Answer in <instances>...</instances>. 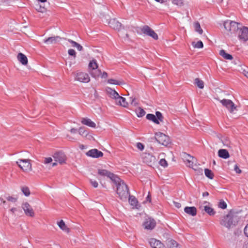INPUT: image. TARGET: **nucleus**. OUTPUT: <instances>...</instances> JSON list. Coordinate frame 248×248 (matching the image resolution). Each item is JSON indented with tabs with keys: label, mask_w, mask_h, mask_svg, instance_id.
I'll list each match as a JSON object with an SVG mask.
<instances>
[{
	"label": "nucleus",
	"mask_w": 248,
	"mask_h": 248,
	"mask_svg": "<svg viewBox=\"0 0 248 248\" xmlns=\"http://www.w3.org/2000/svg\"><path fill=\"white\" fill-rule=\"evenodd\" d=\"M113 182L117 186V194L122 201H126L129 194L127 185L119 177L117 182Z\"/></svg>",
	"instance_id": "obj_1"
},
{
	"label": "nucleus",
	"mask_w": 248,
	"mask_h": 248,
	"mask_svg": "<svg viewBox=\"0 0 248 248\" xmlns=\"http://www.w3.org/2000/svg\"><path fill=\"white\" fill-rule=\"evenodd\" d=\"M223 25L226 31V33L229 36L235 34V33L238 32L239 29L237 22L230 20L224 21Z\"/></svg>",
	"instance_id": "obj_2"
},
{
	"label": "nucleus",
	"mask_w": 248,
	"mask_h": 248,
	"mask_svg": "<svg viewBox=\"0 0 248 248\" xmlns=\"http://www.w3.org/2000/svg\"><path fill=\"white\" fill-rule=\"evenodd\" d=\"M237 222L238 218L236 217L228 215L221 220L220 224L227 228H230L234 226Z\"/></svg>",
	"instance_id": "obj_3"
},
{
	"label": "nucleus",
	"mask_w": 248,
	"mask_h": 248,
	"mask_svg": "<svg viewBox=\"0 0 248 248\" xmlns=\"http://www.w3.org/2000/svg\"><path fill=\"white\" fill-rule=\"evenodd\" d=\"M97 174L98 175L97 178L99 180L101 178L107 177L110 178L113 182H117V180H118V177L105 169H98L97 170Z\"/></svg>",
	"instance_id": "obj_4"
},
{
	"label": "nucleus",
	"mask_w": 248,
	"mask_h": 248,
	"mask_svg": "<svg viewBox=\"0 0 248 248\" xmlns=\"http://www.w3.org/2000/svg\"><path fill=\"white\" fill-rule=\"evenodd\" d=\"M16 164L24 172H29L31 170V165L28 159H18L16 161Z\"/></svg>",
	"instance_id": "obj_5"
},
{
	"label": "nucleus",
	"mask_w": 248,
	"mask_h": 248,
	"mask_svg": "<svg viewBox=\"0 0 248 248\" xmlns=\"http://www.w3.org/2000/svg\"><path fill=\"white\" fill-rule=\"evenodd\" d=\"M155 139L159 143L165 146H167L170 143L169 137L161 132L155 133Z\"/></svg>",
	"instance_id": "obj_6"
},
{
	"label": "nucleus",
	"mask_w": 248,
	"mask_h": 248,
	"mask_svg": "<svg viewBox=\"0 0 248 248\" xmlns=\"http://www.w3.org/2000/svg\"><path fill=\"white\" fill-rule=\"evenodd\" d=\"M217 99L218 100L222 106L225 107L230 112L233 113L236 109V107L232 100L226 99H223L222 100H220L219 99Z\"/></svg>",
	"instance_id": "obj_7"
},
{
	"label": "nucleus",
	"mask_w": 248,
	"mask_h": 248,
	"mask_svg": "<svg viewBox=\"0 0 248 248\" xmlns=\"http://www.w3.org/2000/svg\"><path fill=\"white\" fill-rule=\"evenodd\" d=\"M238 38L241 42L248 41V28L243 27L239 29L237 32Z\"/></svg>",
	"instance_id": "obj_8"
},
{
	"label": "nucleus",
	"mask_w": 248,
	"mask_h": 248,
	"mask_svg": "<svg viewBox=\"0 0 248 248\" xmlns=\"http://www.w3.org/2000/svg\"><path fill=\"white\" fill-rule=\"evenodd\" d=\"M75 80L80 82L88 83L90 81L89 75L85 72L78 71L75 75Z\"/></svg>",
	"instance_id": "obj_9"
},
{
	"label": "nucleus",
	"mask_w": 248,
	"mask_h": 248,
	"mask_svg": "<svg viewBox=\"0 0 248 248\" xmlns=\"http://www.w3.org/2000/svg\"><path fill=\"white\" fill-rule=\"evenodd\" d=\"M143 161L149 166L154 165L156 162V158L154 155L147 153H143L141 155Z\"/></svg>",
	"instance_id": "obj_10"
},
{
	"label": "nucleus",
	"mask_w": 248,
	"mask_h": 248,
	"mask_svg": "<svg viewBox=\"0 0 248 248\" xmlns=\"http://www.w3.org/2000/svg\"><path fill=\"white\" fill-rule=\"evenodd\" d=\"M141 31L144 34L152 37L155 40L158 39L157 34L148 26H143L141 29Z\"/></svg>",
	"instance_id": "obj_11"
},
{
	"label": "nucleus",
	"mask_w": 248,
	"mask_h": 248,
	"mask_svg": "<svg viewBox=\"0 0 248 248\" xmlns=\"http://www.w3.org/2000/svg\"><path fill=\"white\" fill-rule=\"evenodd\" d=\"M22 208L25 215L29 217H34V213L31 206L28 203L25 202L22 204Z\"/></svg>",
	"instance_id": "obj_12"
},
{
	"label": "nucleus",
	"mask_w": 248,
	"mask_h": 248,
	"mask_svg": "<svg viewBox=\"0 0 248 248\" xmlns=\"http://www.w3.org/2000/svg\"><path fill=\"white\" fill-rule=\"evenodd\" d=\"M156 225L155 220L151 218L145 219L143 225L145 229L152 230L155 228Z\"/></svg>",
	"instance_id": "obj_13"
},
{
	"label": "nucleus",
	"mask_w": 248,
	"mask_h": 248,
	"mask_svg": "<svg viewBox=\"0 0 248 248\" xmlns=\"http://www.w3.org/2000/svg\"><path fill=\"white\" fill-rule=\"evenodd\" d=\"M53 158L55 162H57L60 164H63L65 163V161L66 159L65 154L62 152H58L55 153L53 155Z\"/></svg>",
	"instance_id": "obj_14"
},
{
	"label": "nucleus",
	"mask_w": 248,
	"mask_h": 248,
	"mask_svg": "<svg viewBox=\"0 0 248 248\" xmlns=\"http://www.w3.org/2000/svg\"><path fill=\"white\" fill-rule=\"evenodd\" d=\"M86 155L93 158H98L103 156V154L102 152L96 149L89 150L86 153Z\"/></svg>",
	"instance_id": "obj_15"
},
{
	"label": "nucleus",
	"mask_w": 248,
	"mask_h": 248,
	"mask_svg": "<svg viewBox=\"0 0 248 248\" xmlns=\"http://www.w3.org/2000/svg\"><path fill=\"white\" fill-rule=\"evenodd\" d=\"M149 243L152 248H165L163 243L155 238L150 239Z\"/></svg>",
	"instance_id": "obj_16"
},
{
	"label": "nucleus",
	"mask_w": 248,
	"mask_h": 248,
	"mask_svg": "<svg viewBox=\"0 0 248 248\" xmlns=\"http://www.w3.org/2000/svg\"><path fill=\"white\" fill-rule=\"evenodd\" d=\"M108 24L111 28L118 31L120 30L122 26L121 23L115 18L110 19Z\"/></svg>",
	"instance_id": "obj_17"
},
{
	"label": "nucleus",
	"mask_w": 248,
	"mask_h": 248,
	"mask_svg": "<svg viewBox=\"0 0 248 248\" xmlns=\"http://www.w3.org/2000/svg\"><path fill=\"white\" fill-rule=\"evenodd\" d=\"M106 91L108 95L111 98L115 100L118 97L119 93L114 90H113L110 87H107L106 88Z\"/></svg>",
	"instance_id": "obj_18"
},
{
	"label": "nucleus",
	"mask_w": 248,
	"mask_h": 248,
	"mask_svg": "<svg viewBox=\"0 0 248 248\" xmlns=\"http://www.w3.org/2000/svg\"><path fill=\"white\" fill-rule=\"evenodd\" d=\"M60 39L61 38L59 36L50 37L44 40V43L47 45L54 44L60 41Z\"/></svg>",
	"instance_id": "obj_19"
},
{
	"label": "nucleus",
	"mask_w": 248,
	"mask_h": 248,
	"mask_svg": "<svg viewBox=\"0 0 248 248\" xmlns=\"http://www.w3.org/2000/svg\"><path fill=\"white\" fill-rule=\"evenodd\" d=\"M81 122L82 124L90 127L95 128L96 127V124L90 119L88 118H82Z\"/></svg>",
	"instance_id": "obj_20"
},
{
	"label": "nucleus",
	"mask_w": 248,
	"mask_h": 248,
	"mask_svg": "<svg viewBox=\"0 0 248 248\" xmlns=\"http://www.w3.org/2000/svg\"><path fill=\"white\" fill-rule=\"evenodd\" d=\"M116 104L118 105H120L121 106L124 107H126L128 106V103L126 101L125 98L118 95V97L115 100Z\"/></svg>",
	"instance_id": "obj_21"
},
{
	"label": "nucleus",
	"mask_w": 248,
	"mask_h": 248,
	"mask_svg": "<svg viewBox=\"0 0 248 248\" xmlns=\"http://www.w3.org/2000/svg\"><path fill=\"white\" fill-rule=\"evenodd\" d=\"M184 211L186 213L191 215L192 216H195L197 214V209L194 207H186L184 209Z\"/></svg>",
	"instance_id": "obj_22"
},
{
	"label": "nucleus",
	"mask_w": 248,
	"mask_h": 248,
	"mask_svg": "<svg viewBox=\"0 0 248 248\" xmlns=\"http://www.w3.org/2000/svg\"><path fill=\"white\" fill-rule=\"evenodd\" d=\"M128 197H129L128 201L129 204L133 206V208H138V202L136 198L133 196H130L129 194Z\"/></svg>",
	"instance_id": "obj_23"
},
{
	"label": "nucleus",
	"mask_w": 248,
	"mask_h": 248,
	"mask_svg": "<svg viewBox=\"0 0 248 248\" xmlns=\"http://www.w3.org/2000/svg\"><path fill=\"white\" fill-rule=\"evenodd\" d=\"M218 155L219 157L223 159H227L230 157L228 151L226 149H220L218 151Z\"/></svg>",
	"instance_id": "obj_24"
},
{
	"label": "nucleus",
	"mask_w": 248,
	"mask_h": 248,
	"mask_svg": "<svg viewBox=\"0 0 248 248\" xmlns=\"http://www.w3.org/2000/svg\"><path fill=\"white\" fill-rule=\"evenodd\" d=\"M201 209H202L210 216H214L215 214V212L214 209L209 206L205 205L204 206H200Z\"/></svg>",
	"instance_id": "obj_25"
},
{
	"label": "nucleus",
	"mask_w": 248,
	"mask_h": 248,
	"mask_svg": "<svg viewBox=\"0 0 248 248\" xmlns=\"http://www.w3.org/2000/svg\"><path fill=\"white\" fill-rule=\"evenodd\" d=\"M17 59L23 65H26L28 63V59L27 57L22 53H19L18 54Z\"/></svg>",
	"instance_id": "obj_26"
},
{
	"label": "nucleus",
	"mask_w": 248,
	"mask_h": 248,
	"mask_svg": "<svg viewBox=\"0 0 248 248\" xmlns=\"http://www.w3.org/2000/svg\"><path fill=\"white\" fill-rule=\"evenodd\" d=\"M89 72L92 77L97 78L101 75V70L98 69V68L93 70H89Z\"/></svg>",
	"instance_id": "obj_27"
},
{
	"label": "nucleus",
	"mask_w": 248,
	"mask_h": 248,
	"mask_svg": "<svg viewBox=\"0 0 248 248\" xmlns=\"http://www.w3.org/2000/svg\"><path fill=\"white\" fill-rule=\"evenodd\" d=\"M193 27L195 31L198 32L200 34H202L203 33V30L201 27L200 23L196 21L193 23Z\"/></svg>",
	"instance_id": "obj_28"
},
{
	"label": "nucleus",
	"mask_w": 248,
	"mask_h": 248,
	"mask_svg": "<svg viewBox=\"0 0 248 248\" xmlns=\"http://www.w3.org/2000/svg\"><path fill=\"white\" fill-rule=\"evenodd\" d=\"M58 225L59 227L60 228V229L62 230L63 231L66 232H69V228H67L64 222L62 220H61V221L58 222Z\"/></svg>",
	"instance_id": "obj_29"
},
{
	"label": "nucleus",
	"mask_w": 248,
	"mask_h": 248,
	"mask_svg": "<svg viewBox=\"0 0 248 248\" xmlns=\"http://www.w3.org/2000/svg\"><path fill=\"white\" fill-rule=\"evenodd\" d=\"M219 54L223 58H224L225 59H226V60H231L233 58L232 56L231 55H230L228 53H227L224 50H220Z\"/></svg>",
	"instance_id": "obj_30"
},
{
	"label": "nucleus",
	"mask_w": 248,
	"mask_h": 248,
	"mask_svg": "<svg viewBox=\"0 0 248 248\" xmlns=\"http://www.w3.org/2000/svg\"><path fill=\"white\" fill-rule=\"evenodd\" d=\"M146 118L149 120L153 121L156 124H159V122L158 120H157L156 116L154 114H148L146 115Z\"/></svg>",
	"instance_id": "obj_31"
},
{
	"label": "nucleus",
	"mask_w": 248,
	"mask_h": 248,
	"mask_svg": "<svg viewBox=\"0 0 248 248\" xmlns=\"http://www.w3.org/2000/svg\"><path fill=\"white\" fill-rule=\"evenodd\" d=\"M98 68L97 62L95 60H93L90 61L89 64V70H93Z\"/></svg>",
	"instance_id": "obj_32"
},
{
	"label": "nucleus",
	"mask_w": 248,
	"mask_h": 248,
	"mask_svg": "<svg viewBox=\"0 0 248 248\" xmlns=\"http://www.w3.org/2000/svg\"><path fill=\"white\" fill-rule=\"evenodd\" d=\"M21 190L23 194L26 197L29 196L31 194L29 188L26 186H21Z\"/></svg>",
	"instance_id": "obj_33"
},
{
	"label": "nucleus",
	"mask_w": 248,
	"mask_h": 248,
	"mask_svg": "<svg viewBox=\"0 0 248 248\" xmlns=\"http://www.w3.org/2000/svg\"><path fill=\"white\" fill-rule=\"evenodd\" d=\"M169 246L170 248H181L178 244L173 240H170L169 242Z\"/></svg>",
	"instance_id": "obj_34"
},
{
	"label": "nucleus",
	"mask_w": 248,
	"mask_h": 248,
	"mask_svg": "<svg viewBox=\"0 0 248 248\" xmlns=\"http://www.w3.org/2000/svg\"><path fill=\"white\" fill-rule=\"evenodd\" d=\"M136 112L138 117H142L145 114V111L141 108H137Z\"/></svg>",
	"instance_id": "obj_35"
},
{
	"label": "nucleus",
	"mask_w": 248,
	"mask_h": 248,
	"mask_svg": "<svg viewBox=\"0 0 248 248\" xmlns=\"http://www.w3.org/2000/svg\"><path fill=\"white\" fill-rule=\"evenodd\" d=\"M108 83L110 84L120 85L123 84L122 81L117 80L114 79H109L108 80Z\"/></svg>",
	"instance_id": "obj_36"
},
{
	"label": "nucleus",
	"mask_w": 248,
	"mask_h": 248,
	"mask_svg": "<svg viewBox=\"0 0 248 248\" xmlns=\"http://www.w3.org/2000/svg\"><path fill=\"white\" fill-rule=\"evenodd\" d=\"M204 173H205V176L207 177H208V178H209L210 179H213L214 174L211 170H210L208 169H205L204 170Z\"/></svg>",
	"instance_id": "obj_37"
},
{
	"label": "nucleus",
	"mask_w": 248,
	"mask_h": 248,
	"mask_svg": "<svg viewBox=\"0 0 248 248\" xmlns=\"http://www.w3.org/2000/svg\"><path fill=\"white\" fill-rule=\"evenodd\" d=\"M78 131L79 134L82 137H87L89 134L88 132L82 127H80Z\"/></svg>",
	"instance_id": "obj_38"
},
{
	"label": "nucleus",
	"mask_w": 248,
	"mask_h": 248,
	"mask_svg": "<svg viewBox=\"0 0 248 248\" xmlns=\"http://www.w3.org/2000/svg\"><path fill=\"white\" fill-rule=\"evenodd\" d=\"M195 83L200 89H203L204 88L203 82L199 78H197L195 79Z\"/></svg>",
	"instance_id": "obj_39"
},
{
	"label": "nucleus",
	"mask_w": 248,
	"mask_h": 248,
	"mask_svg": "<svg viewBox=\"0 0 248 248\" xmlns=\"http://www.w3.org/2000/svg\"><path fill=\"white\" fill-rule=\"evenodd\" d=\"M192 46L194 48H202L203 47V44L201 41H199L196 43L193 42Z\"/></svg>",
	"instance_id": "obj_40"
},
{
	"label": "nucleus",
	"mask_w": 248,
	"mask_h": 248,
	"mask_svg": "<svg viewBox=\"0 0 248 248\" xmlns=\"http://www.w3.org/2000/svg\"><path fill=\"white\" fill-rule=\"evenodd\" d=\"M218 206L220 208L225 209L227 208V205L225 202L223 200H221L218 203Z\"/></svg>",
	"instance_id": "obj_41"
},
{
	"label": "nucleus",
	"mask_w": 248,
	"mask_h": 248,
	"mask_svg": "<svg viewBox=\"0 0 248 248\" xmlns=\"http://www.w3.org/2000/svg\"><path fill=\"white\" fill-rule=\"evenodd\" d=\"M172 2L178 6H181L183 4V0H172Z\"/></svg>",
	"instance_id": "obj_42"
},
{
	"label": "nucleus",
	"mask_w": 248,
	"mask_h": 248,
	"mask_svg": "<svg viewBox=\"0 0 248 248\" xmlns=\"http://www.w3.org/2000/svg\"><path fill=\"white\" fill-rule=\"evenodd\" d=\"M6 199L7 201L12 202L13 203L16 202L17 200V198L13 196H8L6 197Z\"/></svg>",
	"instance_id": "obj_43"
},
{
	"label": "nucleus",
	"mask_w": 248,
	"mask_h": 248,
	"mask_svg": "<svg viewBox=\"0 0 248 248\" xmlns=\"http://www.w3.org/2000/svg\"><path fill=\"white\" fill-rule=\"evenodd\" d=\"M155 116H156L157 120H158L159 122H162L163 121V117L161 112L156 111Z\"/></svg>",
	"instance_id": "obj_44"
},
{
	"label": "nucleus",
	"mask_w": 248,
	"mask_h": 248,
	"mask_svg": "<svg viewBox=\"0 0 248 248\" xmlns=\"http://www.w3.org/2000/svg\"><path fill=\"white\" fill-rule=\"evenodd\" d=\"M130 102L131 104V105L133 106H136L138 104V103L136 101V99L135 97H131L130 98Z\"/></svg>",
	"instance_id": "obj_45"
},
{
	"label": "nucleus",
	"mask_w": 248,
	"mask_h": 248,
	"mask_svg": "<svg viewBox=\"0 0 248 248\" xmlns=\"http://www.w3.org/2000/svg\"><path fill=\"white\" fill-rule=\"evenodd\" d=\"M90 182L93 187L96 188L98 187V184L96 181L93 180V179H90Z\"/></svg>",
	"instance_id": "obj_46"
},
{
	"label": "nucleus",
	"mask_w": 248,
	"mask_h": 248,
	"mask_svg": "<svg viewBox=\"0 0 248 248\" xmlns=\"http://www.w3.org/2000/svg\"><path fill=\"white\" fill-rule=\"evenodd\" d=\"M159 164L164 167H167V165H168V164H167V162L166 161V160L164 159H161L160 161H159Z\"/></svg>",
	"instance_id": "obj_47"
},
{
	"label": "nucleus",
	"mask_w": 248,
	"mask_h": 248,
	"mask_svg": "<svg viewBox=\"0 0 248 248\" xmlns=\"http://www.w3.org/2000/svg\"><path fill=\"white\" fill-rule=\"evenodd\" d=\"M68 53L70 56H73L74 57H76V52H75V50H74L73 49H69L68 51Z\"/></svg>",
	"instance_id": "obj_48"
},
{
	"label": "nucleus",
	"mask_w": 248,
	"mask_h": 248,
	"mask_svg": "<svg viewBox=\"0 0 248 248\" xmlns=\"http://www.w3.org/2000/svg\"><path fill=\"white\" fill-rule=\"evenodd\" d=\"M137 147L140 151H142L144 149V146L141 143L138 142L137 143Z\"/></svg>",
	"instance_id": "obj_49"
},
{
	"label": "nucleus",
	"mask_w": 248,
	"mask_h": 248,
	"mask_svg": "<svg viewBox=\"0 0 248 248\" xmlns=\"http://www.w3.org/2000/svg\"><path fill=\"white\" fill-rule=\"evenodd\" d=\"M52 161V158L50 157H46L45 158L44 160V163L45 164H48Z\"/></svg>",
	"instance_id": "obj_50"
},
{
	"label": "nucleus",
	"mask_w": 248,
	"mask_h": 248,
	"mask_svg": "<svg viewBox=\"0 0 248 248\" xmlns=\"http://www.w3.org/2000/svg\"><path fill=\"white\" fill-rule=\"evenodd\" d=\"M234 170H235V171L237 173H241L242 171L241 170L239 169V168L238 167V166H237V165H235L234 166Z\"/></svg>",
	"instance_id": "obj_51"
},
{
	"label": "nucleus",
	"mask_w": 248,
	"mask_h": 248,
	"mask_svg": "<svg viewBox=\"0 0 248 248\" xmlns=\"http://www.w3.org/2000/svg\"><path fill=\"white\" fill-rule=\"evenodd\" d=\"M74 47L77 48V49L78 51H81L82 50V49H83L82 46L80 44H79L78 43H77V44L76 45V46H75Z\"/></svg>",
	"instance_id": "obj_52"
},
{
	"label": "nucleus",
	"mask_w": 248,
	"mask_h": 248,
	"mask_svg": "<svg viewBox=\"0 0 248 248\" xmlns=\"http://www.w3.org/2000/svg\"><path fill=\"white\" fill-rule=\"evenodd\" d=\"M100 77L102 78H106L108 77V74L106 72H103L102 73L101 72Z\"/></svg>",
	"instance_id": "obj_53"
},
{
	"label": "nucleus",
	"mask_w": 248,
	"mask_h": 248,
	"mask_svg": "<svg viewBox=\"0 0 248 248\" xmlns=\"http://www.w3.org/2000/svg\"><path fill=\"white\" fill-rule=\"evenodd\" d=\"M244 233L246 236L248 237V224L245 226L244 228Z\"/></svg>",
	"instance_id": "obj_54"
},
{
	"label": "nucleus",
	"mask_w": 248,
	"mask_h": 248,
	"mask_svg": "<svg viewBox=\"0 0 248 248\" xmlns=\"http://www.w3.org/2000/svg\"><path fill=\"white\" fill-rule=\"evenodd\" d=\"M67 41L70 43L71 44V45H72V47H75L76 45L77 44V42L71 40V39H68Z\"/></svg>",
	"instance_id": "obj_55"
},
{
	"label": "nucleus",
	"mask_w": 248,
	"mask_h": 248,
	"mask_svg": "<svg viewBox=\"0 0 248 248\" xmlns=\"http://www.w3.org/2000/svg\"><path fill=\"white\" fill-rule=\"evenodd\" d=\"M243 73L247 78H248V68L243 70Z\"/></svg>",
	"instance_id": "obj_56"
},
{
	"label": "nucleus",
	"mask_w": 248,
	"mask_h": 248,
	"mask_svg": "<svg viewBox=\"0 0 248 248\" xmlns=\"http://www.w3.org/2000/svg\"><path fill=\"white\" fill-rule=\"evenodd\" d=\"M188 158H187L186 159V163H189V161L191 162V161H193L194 158L192 156H190L189 155H188Z\"/></svg>",
	"instance_id": "obj_57"
},
{
	"label": "nucleus",
	"mask_w": 248,
	"mask_h": 248,
	"mask_svg": "<svg viewBox=\"0 0 248 248\" xmlns=\"http://www.w3.org/2000/svg\"><path fill=\"white\" fill-rule=\"evenodd\" d=\"M173 203H174V205H175V206L176 207H177V208H179L181 207V205L180 203L176 202H174Z\"/></svg>",
	"instance_id": "obj_58"
},
{
	"label": "nucleus",
	"mask_w": 248,
	"mask_h": 248,
	"mask_svg": "<svg viewBox=\"0 0 248 248\" xmlns=\"http://www.w3.org/2000/svg\"><path fill=\"white\" fill-rule=\"evenodd\" d=\"M78 131V130L76 128H73L70 129V132L72 134L76 133Z\"/></svg>",
	"instance_id": "obj_59"
},
{
	"label": "nucleus",
	"mask_w": 248,
	"mask_h": 248,
	"mask_svg": "<svg viewBox=\"0 0 248 248\" xmlns=\"http://www.w3.org/2000/svg\"><path fill=\"white\" fill-rule=\"evenodd\" d=\"M186 165L190 168H193V161H189V163H186Z\"/></svg>",
	"instance_id": "obj_60"
},
{
	"label": "nucleus",
	"mask_w": 248,
	"mask_h": 248,
	"mask_svg": "<svg viewBox=\"0 0 248 248\" xmlns=\"http://www.w3.org/2000/svg\"><path fill=\"white\" fill-rule=\"evenodd\" d=\"M156 2H160L161 3H163L166 1V0H155Z\"/></svg>",
	"instance_id": "obj_61"
},
{
	"label": "nucleus",
	"mask_w": 248,
	"mask_h": 248,
	"mask_svg": "<svg viewBox=\"0 0 248 248\" xmlns=\"http://www.w3.org/2000/svg\"><path fill=\"white\" fill-rule=\"evenodd\" d=\"M209 195V193L208 192H205L202 193V196L203 197L207 196Z\"/></svg>",
	"instance_id": "obj_62"
},
{
	"label": "nucleus",
	"mask_w": 248,
	"mask_h": 248,
	"mask_svg": "<svg viewBox=\"0 0 248 248\" xmlns=\"http://www.w3.org/2000/svg\"><path fill=\"white\" fill-rule=\"evenodd\" d=\"M146 200L147 201H149V202H151V197H150V196L149 195H148L147 196V197H146Z\"/></svg>",
	"instance_id": "obj_63"
},
{
	"label": "nucleus",
	"mask_w": 248,
	"mask_h": 248,
	"mask_svg": "<svg viewBox=\"0 0 248 248\" xmlns=\"http://www.w3.org/2000/svg\"><path fill=\"white\" fill-rule=\"evenodd\" d=\"M16 211V208H12L11 209V211L13 213H14Z\"/></svg>",
	"instance_id": "obj_64"
}]
</instances>
